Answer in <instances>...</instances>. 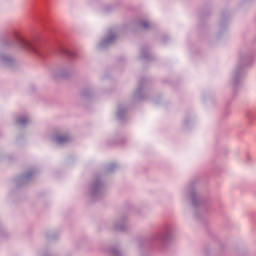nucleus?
<instances>
[{
  "label": "nucleus",
  "mask_w": 256,
  "mask_h": 256,
  "mask_svg": "<svg viewBox=\"0 0 256 256\" xmlns=\"http://www.w3.org/2000/svg\"><path fill=\"white\" fill-rule=\"evenodd\" d=\"M19 43L24 47L25 49H29L31 47V44L27 41V39L20 37L19 38Z\"/></svg>",
  "instance_id": "1"
},
{
  "label": "nucleus",
  "mask_w": 256,
  "mask_h": 256,
  "mask_svg": "<svg viewBox=\"0 0 256 256\" xmlns=\"http://www.w3.org/2000/svg\"><path fill=\"white\" fill-rule=\"evenodd\" d=\"M68 139L69 138L67 136H58L56 138V141L57 143H67Z\"/></svg>",
  "instance_id": "2"
},
{
  "label": "nucleus",
  "mask_w": 256,
  "mask_h": 256,
  "mask_svg": "<svg viewBox=\"0 0 256 256\" xmlns=\"http://www.w3.org/2000/svg\"><path fill=\"white\" fill-rule=\"evenodd\" d=\"M141 27H143V29H147V27H149V23L143 22V23L141 24Z\"/></svg>",
  "instance_id": "3"
},
{
  "label": "nucleus",
  "mask_w": 256,
  "mask_h": 256,
  "mask_svg": "<svg viewBox=\"0 0 256 256\" xmlns=\"http://www.w3.org/2000/svg\"><path fill=\"white\" fill-rule=\"evenodd\" d=\"M21 125H25V122H20Z\"/></svg>",
  "instance_id": "4"
}]
</instances>
